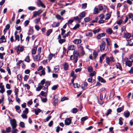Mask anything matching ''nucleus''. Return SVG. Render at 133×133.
<instances>
[{"label":"nucleus","mask_w":133,"mask_h":133,"mask_svg":"<svg viewBox=\"0 0 133 133\" xmlns=\"http://www.w3.org/2000/svg\"><path fill=\"white\" fill-rule=\"evenodd\" d=\"M45 79H43L41 81V83H39V85H41L42 89L44 90H46V93L47 94L48 86L50 85L51 82L49 81H47L45 82Z\"/></svg>","instance_id":"f257e3e1"},{"label":"nucleus","mask_w":133,"mask_h":133,"mask_svg":"<svg viewBox=\"0 0 133 133\" xmlns=\"http://www.w3.org/2000/svg\"><path fill=\"white\" fill-rule=\"evenodd\" d=\"M24 46L19 45L15 46V49L16 50L18 54H19L21 52H23L24 50Z\"/></svg>","instance_id":"f03ea898"},{"label":"nucleus","mask_w":133,"mask_h":133,"mask_svg":"<svg viewBox=\"0 0 133 133\" xmlns=\"http://www.w3.org/2000/svg\"><path fill=\"white\" fill-rule=\"evenodd\" d=\"M105 60L106 63L109 65H110V62H114L115 61V60L112 56H111L110 57H107L106 58Z\"/></svg>","instance_id":"7ed1b4c3"},{"label":"nucleus","mask_w":133,"mask_h":133,"mask_svg":"<svg viewBox=\"0 0 133 133\" xmlns=\"http://www.w3.org/2000/svg\"><path fill=\"white\" fill-rule=\"evenodd\" d=\"M10 123L12 129L16 128L17 125L16 121L15 119H13L10 121Z\"/></svg>","instance_id":"20e7f679"},{"label":"nucleus","mask_w":133,"mask_h":133,"mask_svg":"<svg viewBox=\"0 0 133 133\" xmlns=\"http://www.w3.org/2000/svg\"><path fill=\"white\" fill-rule=\"evenodd\" d=\"M124 61L125 63V65H126L128 66L129 67H130L131 66L132 63L133 62L129 60L127 58H125L124 59Z\"/></svg>","instance_id":"39448f33"},{"label":"nucleus","mask_w":133,"mask_h":133,"mask_svg":"<svg viewBox=\"0 0 133 133\" xmlns=\"http://www.w3.org/2000/svg\"><path fill=\"white\" fill-rule=\"evenodd\" d=\"M78 47L79 50L80 51V52L82 55V56L84 55L85 54V52L84 50L83 46H81L80 45H78Z\"/></svg>","instance_id":"423d86ee"},{"label":"nucleus","mask_w":133,"mask_h":133,"mask_svg":"<svg viewBox=\"0 0 133 133\" xmlns=\"http://www.w3.org/2000/svg\"><path fill=\"white\" fill-rule=\"evenodd\" d=\"M85 15V13L84 12H82L80 13L79 15V22H81L82 18L84 17Z\"/></svg>","instance_id":"0eeeda50"},{"label":"nucleus","mask_w":133,"mask_h":133,"mask_svg":"<svg viewBox=\"0 0 133 133\" xmlns=\"http://www.w3.org/2000/svg\"><path fill=\"white\" fill-rule=\"evenodd\" d=\"M71 120L69 118H66L65 120V123L66 125H69L70 124Z\"/></svg>","instance_id":"6e6552de"},{"label":"nucleus","mask_w":133,"mask_h":133,"mask_svg":"<svg viewBox=\"0 0 133 133\" xmlns=\"http://www.w3.org/2000/svg\"><path fill=\"white\" fill-rule=\"evenodd\" d=\"M37 3L39 6H41L43 8H45V6L40 0H38L37 1Z\"/></svg>","instance_id":"1a4fd4ad"},{"label":"nucleus","mask_w":133,"mask_h":133,"mask_svg":"<svg viewBox=\"0 0 133 133\" xmlns=\"http://www.w3.org/2000/svg\"><path fill=\"white\" fill-rule=\"evenodd\" d=\"M82 41L80 39H76L74 40L73 42L75 44H78L81 43Z\"/></svg>","instance_id":"9d476101"},{"label":"nucleus","mask_w":133,"mask_h":133,"mask_svg":"<svg viewBox=\"0 0 133 133\" xmlns=\"http://www.w3.org/2000/svg\"><path fill=\"white\" fill-rule=\"evenodd\" d=\"M0 88L1 89L0 90V93H3L5 91L4 86L3 85H0Z\"/></svg>","instance_id":"9b49d317"},{"label":"nucleus","mask_w":133,"mask_h":133,"mask_svg":"<svg viewBox=\"0 0 133 133\" xmlns=\"http://www.w3.org/2000/svg\"><path fill=\"white\" fill-rule=\"evenodd\" d=\"M133 40V39H131L129 40H127V44H126L127 46H132L133 45V42L132 43V40Z\"/></svg>","instance_id":"f8f14e48"},{"label":"nucleus","mask_w":133,"mask_h":133,"mask_svg":"<svg viewBox=\"0 0 133 133\" xmlns=\"http://www.w3.org/2000/svg\"><path fill=\"white\" fill-rule=\"evenodd\" d=\"M105 35V34L103 33L99 34L97 36V38L98 39H100L101 37L104 36Z\"/></svg>","instance_id":"ddd939ff"},{"label":"nucleus","mask_w":133,"mask_h":133,"mask_svg":"<svg viewBox=\"0 0 133 133\" xmlns=\"http://www.w3.org/2000/svg\"><path fill=\"white\" fill-rule=\"evenodd\" d=\"M124 37L126 38H129L131 37V35L129 33L124 32Z\"/></svg>","instance_id":"4468645a"},{"label":"nucleus","mask_w":133,"mask_h":133,"mask_svg":"<svg viewBox=\"0 0 133 133\" xmlns=\"http://www.w3.org/2000/svg\"><path fill=\"white\" fill-rule=\"evenodd\" d=\"M63 66H64V69L65 70H67L68 69L69 65L67 63H65L63 64Z\"/></svg>","instance_id":"2eb2a0df"},{"label":"nucleus","mask_w":133,"mask_h":133,"mask_svg":"<svg viewBox=\"0 0 133 133\" xmlns=\"http://www.w3.org/2000/svg\"><path fill=\"white\" fill-rule=\"evenodd\" d=\"M20 107L18 105H16L15 107V108L16 109V111L19 113L21 112V110L20 109Z\"/></svg>","instance_id":"dca6fc26"},{"label":"nucleus","mask_w":133,"mask_h":133,"mask_svg":"<svg viewBox=\"0 0 133 133\" xmlns=\"http://www.w3.org/2000/svg\"><path fill=\"white\" fill-rule=\"evenodd\" d=\"M39 10H38L37 11H35L34 12V17H36L37 15H39L41 14L42 12V11H41L40 12H39Z\"/></svg>","instance_id":"f3484780"},{"label":"nucleus","mask_w":133,"mask_h":133,"mask_svg":"<svg viewBox=\"0 0 133 133\" xmlns=\"http://www.w3.org/2000/svg\"><path fill=\"white\" fill-rule=\"evenodd\" d=\"M37 49V46H35L32 50L31 53L32 55H35L36 54Z\"/></svg>","instance_id":"a211bd4d"},{"label":"nucleus","mask_w":133,"mask_h":133,"mask_svg":"<svg viewBox=\"0 0 133 133\" xmlns=\"http://www.w3.org/2000/svg\"><path fill=\"white\" fill-rule=\"evenodd\" d=\"M124 108V106H122V107L118 108L117 109V111L118 113H120L122 111Z\"/></svg>","instance_id":"6ab92c4d"},{"label":"nucleus","mask_w":133,"mask_h":133,"mask_svg":"<svg viewBox=\"0 0 133 133\" xmlns=\"http://www.w3.org/2000/svg\"><path fill=\"white\" fill-rule=\"evenodd\" d=\"M98 52L96 51H94L93 53V55L94 58L96 59L98 56Z\"/></svg>","instance_id":"aec40b11"},{"label":"nucleus","mask_w":133,"mask_h":133,"mask_svg":"<svg viewBox=\"0 0 133 133\" xmlns=\"http://www.w3.org/2000/svg\"><path fill=\"white\" fill-rule=\"evenodd\" d=\"M99 10L97 8L95 7L94 9V11L93 14H96L99 13Z\"/></svg>","instance_id":"412c9836"},{"label":"nucleus","mask_w":133,"mask_h":133,"mask_svg":"<svg viewBox=\"0 0 133 133\" xmlns=\"http://www.w3.org/2000/svg\"><path fill=\"white\" fill-rule=\"evenodd\" d=\"M34 111L35 114L36 115H37L38 113L41 111V110L39 108L36 109L34 110Z\"/></svg>","instance_id":"4be33fe9"},{"label":"nucleus","mask_w":133,"mask_h":133,"mask_svg":"<svg viewBox=\"0 0 133 133\" xmlns=\"http://www.w3.org/2000/svg\"><path fill=\"white\" fill-rule=\"evenodd\" d=\"M59 22L57 23L54 22L52 25V26L53 27L55 28L59 26Z\"/></svg>","instance_id":"5701e85b"},{"label":"nucleus","mask_w":133,"mask_h":133,"mask_svg":"<svg viewBox=\"0 0 133 133\" xmlns=\"http://www.w3.org/2000/svg\"><path fill=\"white\" fill-rule=\"evenodd\" d=\"M75 57H78L79 56V54L76 51L74 50L73 52V55Z\"/></svg>","instance_id":"b1692460"},{"label":"nucleus","mask_w":133,"mask_h":133,"mask_svg":"<svg viewBox=\"0 0 133 133\" xmlns=\"http://www.w3.org/2000/svg\"><path fill=\"white\" fill-rule=\"evenodd\" d=\"M106 32L109 34H111L112 33L113 31L112 29L109 28L106 30Z\"/></svg>","instance_id":"393cba45"},{"label":"nucleus","mask_w":133,"mask_h":133,"mask_svg":"<svg viewBox=\"0 0 133 133\" xmlns=\"http://www.w3.org/2000/svg\"><path fill=\"white\" fill-rule=\"evenodd\" d=\"M52 29H50L48 30L46 32V35L47 36H49L50 34L52 32Z\"/></svg>","instance_id":"a878e982"},{"label":"nucleus","mask_w":133,"mask_h":133,"mask_svg":"<svg viewBox=\"0 0 133 133\" xmlns=\"http://www.w3.org/2000/svg\"><path fill=\"white\" fill-rule=\"evenodd\" d=\"M116 67L117 69H119L121 71L122 70V68L119 63H117L116 65Z\"/></svg>","instance_id":"bb28decb"},{"label":"nucleus","mask_w":133,"mask_h":133,"mask_svg":"<svg viewBox=\"0 0 133 133\" xmlns=\"http://www.w3.org/2000/svg\"><path fill=\"white\" fill-rule=\"evenodd\" d=\"M75 46L74 45H71L69 46L68 47L69 50H74V49Z\"/></svg>","instance_id":"cd10ccee"},{"label":"nucleus","mask_w":133,"mask_h":133,"mask_svg":"<svg viewBox=\"0 0 133 133\" xmlns=\"http://www.w3.org/2000/svg\"><path fill=\"white\" fill-rule=\"evenodd\" d=\"M41 56L40 54H38L35 56L34 58L37 61L39 60L41 58Z\"/></svg>","instance_id":"c85d7f7f"},{"label":"nucleus","mask_w":133,"mask_h":133,"mask_svg":"<svg viewBox=\"0 0 133 133\" xmlns=\"http://www.w3.org/2000/svg\"><path fill=\"white\" fill-rule=\"evenodd\" d=\"M57 96L56 95H55V96L54 97V105H56L57 104L58 101V100L57 99V98L55 99V97H57Z\"/></svg>","instance_id":"c756f323"},{"label":"nucleus","mask_w":133,"mask_h":133,"mask_svg":"<svg viewBox=\"0 0 133 133\" xmlns=\"http://www.w3.org/2000/svg\"><path fill=\"white\" fill-rule=\"evenodd\" d=\"M56 17L57 19L61 20L62 21L63 20V18L59 15H57L56 16Z\"/></svg>","instance_id":"7c9ffc66"},{"label":"nucleus","mask_w":133,"mask_h":133,"mask_svg":"<svg viewBox=\"0 0 133 133\" xmlns=\"http://www.w3.org/2000/svg\"><path fill=\"white\" fill-rule=\"evenodd\" d=\"M19 126L22 128H24L25 127V123L22 122H21L19 123Z\"/></svg>","instance_id":"2f4dec72"},{"label":"nucleus","mask_w":133,"mask_h":133,"mask_svg":"<svg viewBox=\"0 0 133 133\" xmlns=\"http://www.w3.org/2000/svg\"><path fill=\"white\" fill-rule=\"evenodd\" d=\"M34 32V30L33 29H31V28H30L29 30V33H28V35H31L33 34Z\"/></svg>","instance_id":"473e14b6"},{"label":"nucleus","mask_w":133,"mask_h":133,"mask_svg":"<svg viewBox=\"0 0 133 133\" xmlns=\"http://www.w3.org/2000/svg\"><path fill=\"white\" fill-rule=\"evenodd\" d=\"M98 81H100L101 82H104L105 81L103 79L102 77L100 76H98Z\"/></svg>","instance_id":"72a5a7b5"},{"label":"nucleus","mask_w":133,"mask_h":133,"mask_svg":"<svg viewBox=\"0 0 133 133\" xmlns=\"http://www.w3.org/2000/svg\"><path fill=\"white\" fill-rule=\"evenodd\" d=\"M105 46L102 45H100V49L101 51H103L105 49Z\"/></svg>","instance_id":"f704fd0d"},{"label":"nucleus","mask_w":133,"mask_h":133,"mask_svg":"<svg viewBox=\"0 0 133 133\" xmlns=\"http://www.w3.org/2000/svg\"><path fill=\"white\" fill-rule=\"evenodd\" d=\"M92 33L91 32H88L86 33V36L89 37H91L92 35Z\"/></svg>","instance_id":"c9c22d12"},{"label":"nucleus","mask_w":133,"mask_h":133,"mask_svg":"<svg viewBox=\"0 0 133 133\" xmlns=\"http://www.w3.org/2000/svg\"><path fill=\"white\" fill-rule=\"evenodd\" d=\"M91 20V19L88 17H86L84 18V20L85 22H87Z\"/></svg>","instance_id":"e433bc0d"},{"label":"nucleus","mask_w":133,"mask_h":133,"mask_svg":"<svg viewBox=\"0 0 133 133\" xmlns=\"http://www.w3.org/2000/svg\"><path fill=\"white\" fill-rule=\"evenodd\" d=\"M25 61L27 62H29L30 61V59L29 56H27L24 60Z\"/></svg>","instance_id":"4c0bfd02"},{"label":"nucleus","mask_w":133,"mask_h":133,"mask_svg":"<svg viewBox=\"0 0 133 133\" xmlns=\"http://www.w3.org/2000/svg\"><path fill=\"white\" fill-rule=\"evenodd\" d=\"M66 40L65 39H61L59 40L58 42L59 43L62 44L64 42H65Z\"/></svg>","instance_id":"58836bf2"},{"label":"nucleus","mask_w":133,"mask_h":133,"mask_svg":"<svg viewBox=\"0 0 133 133\" xmlns=\"http://www.w3.org/2000/svg\"><path fill=\"white\" fill-rule=\"evenodd\" d=\"M58 85H54L52 87L51 89L53 90H55L58 88Z\"/></svg>","instance_id":"ea45409f"},{"label":"nucleus","mask_w":133,"mask_h":133,"mask_svg":"<svg viewBox=\"0 0 133 133\" xmlns=\"http://www.w3.org/2000/svg\"><path fill=\"white\" fill-rule=\"evenodd\" d=\"M130 115V113L129 112L124 113V115L126 118H128L129 116Z\"/></svg>","instance_id":"a19ab883"},{"label":"nucleus","mask_w":133,"mask_h":133,"mask_svg":"<svg viewBox=\"0 0 133 133\" xmlns=\"http://www.w3.org/2000/svg\"><path fill=\"white\" fill-rule=\"evenodd\" d=\"M29 112L28 109L27 108H25L24 110L23 111V113L27 114Z\"/></svg>","instance_id":"79ce46f5"},{"label":"nucleus","mask_w":133,"mask_h":133,"mask_svg":"<svg viewBox=\"0 0 133 133\" xmlns=\"http://www.w3.org/2000/svg\"><path fill=\"white\" fill-rule=\"evenodd\" d=\"M19 131L18 130L15 128L12 129V130L11 131L12 133H17Z\"/></svg>","instance_id":"37998d69"},{"label":"nucleus","mask_w":133,"mask_h":133,"mask_svg":"<svg viewBox=\"0 0 133 133\" xmlns=\"http://www.w3.org/2000/svg\"><path fill=\"white\" fill-rule=\"evenodd\" d=\"M73 86L74 88H78L80 86V85L77 83H74Z\"/></svg>","instance_id":"c03bdc74"},{"label":"nucleus","mask_w":133,"mask_h":133,"mask_svg":"<svg viewBox=\"0 0 133 133\" xmlns=\"http://www.w3.org/2000/svg\"><path fill=\"white\" fill-rule=\"evenodd\" d=\"M88 119V117L87 116H85L82 118L81 119V121H84Z\"/></svg>","instance_id":"a18cd8bd"},{"label":"nucleus","mask_w":133,"mask_h":133,"mask_svg":"<svg viewBox=\"0 0 133 133\" xmlns=\"http://www.w3.org/2000/svg\"><path fill=\"white\" fill-rule=\"evenodd\" d=\"M80 25L79 24H76L73 28V29L76 30L77 28H78L80 26Z\"/></svg>","instance_id":"49530a36"},{"label":"nucleus","mask_w":133,"mask_h":133,"mask_svg":"<svg viewBox=\"0 0 133 133\" xmlns=\"http://www.w3.org/2000/svg\"><path fill=\"white\" fill-rule=\"evenodd\" d=\"M39 86H38L36 89V90L37 91H39L42 89V88L41 84L39 85Z\"/></svg>","instance_id":"de8ad7c7"},{"label":"nucleus","mask_w":133,"mask_h":133,"mask_svg":"<svg viewBox=\"0 0 133 133\" xmlns=\"http://www.w3.org/2000/svg\"><path fill=\"white\" fill-rule=\"evenodd\" d=\"M30 21L28 20H26L24 22V25L25 27H26L29 24Z\"/></svg>","instance_id":"09e8293b"},{"label":"nucleus","mask_w":133,"mask_h":133,"mask_svg":"<svg viewBox=\"0 0 133 133\" xmlns=\"http://www.w3.org/2000/svg\"><path fill=\"white\" fill-rule=\"evenodd\" d=\"M122 118L121 117L119 118V123L121 125H122L123 124V122L122 121Z\"/></svg>","instance_id":"8fccbe9b"},{"label":"nucleus","mask_w":133,"mask_h":133,"mask_svg":"<svg viewBox=\"0 0 133 133\" xmlns=\"http://www.w3.org/2000/svg\"><path fill=\"white\" fill-rule=\"evenodd\" d=\"M70 31H69L67 34H66L64 35H63V37L64 38H65L66 37L70 35Z\"/></svg>","instance_id":"3c124183"},{"label":"nucleus","mask_w":133,"mask_h":133,"mask_svg":"<svg viewBox=\"0 0 133 133\" xmlns=\"http://www.w3.org/2000/svg\"><path fill=\"white\" fill-rule=\"evenodd\" d=\"M88 69L89 72H91L92 71L93 69L91 66H90L88 67Z\"/></svg>","instance_id":"603ef678"},{"label":"nucleus","mask_w":133,"mask_h":133,"mask_svg":"<svg viewBox=\"0 0 133 133\" xmlns=\"http://www.w3.org/2000/svg\"><path fill=\"white\" fill-rule=\"evenodd\" d=\"M54 56L53 54H49L48 56V58L49 60L50 61L51 60L52 58V57Z\"/></svg>","instance_id":"864d4df0"},{"label":"nucleus","mask_w":133,"mask_h":133,"mask_svg":"<svg viewBox=\"0 0 133 133\" xmlns=\"http://www.w3.org/2000/svg\"><path fill=\"white\" fill-rule=\"evenodd\" d=\"M87 4L86 3L83 4H82V8L83 9H85L87 8Z\"/></svg>","instance_id":"5fc2aeb1"},{"label":"nucleus","mask_w":133,"mask_h":133,"mask_svg":"<svg viewBox=\"0 0 133 133\" xmlns=\"http://www.w3.org/2000/svg\"><path fill=\"white\" fill-rule=\"evenodd\" d=\"M17 78L18 79L19 81H21L22 79V76L20 74L18 75L17 76Z\"/></svg>","instance_id":"6e6d98bb"},{"label":"nucleus","mask_w":133,"mask_h":133,"mask_svg":"<svg viewBox=\"0 0 133 133\" xmlns=\"http://www.w3.org/2000/svg\"><path fill=\"white\" fill-rule=\"evenodd\" d=\"M106 40L107 41V44L108 45H109L110 44V42H111L110 39L109 38H106Z\"/></svg>","instance_id":"4d7b16f0"},{"label":"nucleus","mask_w":133,"mask_h":133,"mask_svg":"<svg viewBox=\"0 0 133 133\" xmlns=\"http://www.w3.org/2000/svg\"><path fill=\"white\" fill-rule=\"evenodd\" d=\"M5 55V53L4 52L3 53H0V57L1 59H3V56Z\"/></svg>","instance_id":"13d9d810"},{"label":"nucleus","mask_w":133,"mask_h":133,"mask_svg":"<svg viewBox=\"0 0 133 133\" xmlns=\"http://www.w3.org/2000/svg\"><path fill=\"white\" fill-rule=\"evenodd\" d=\"M77 111V109L76 108H74L72 109V112L74 114H76Z\"/></svg>","instance_id":"bf43d9fd"},{"label":"nucleus","mask_w":133,"mask_h":133,"mask_svg":"<svg viewBox=\"0 0 133 133\" xmlns=\"http://www.w3.org/2000/svg\"><path fill=\"white\" fill-rule=\"evenodd\" d=\"M23 63V61L22 60L19 61V62L17 63V65L18 67H19L20 66V64H21Z\"/></svg>","instance_id":"052dcab7"},{"label":"nucleus","mask_w":133,"mask_h":133,"mask_svg":"<svg viewBox=\"0 0 133 133\" xmlns=\"http://www.w3.org/2000/svg\"><path fill=\"white\" fill-rule=\"evenodd\" d=\"M11 128L10 127H9L6 129V131L7 133L10 132Z\"/></svg>","instance_id":"680f3d73"},{"label":"nucleus","mask_w":133,"mask_h":133,"mask_svg":"<svg viewBox=\"0 0 133 133\" xmlns=\"http://www.w3.org/2000/svg\"><path fill=\"white\" fill-rule=\"evenodd\" d=\"M100 30H101L100 29H98L94 30V31H93V32L94 33V34H96V33H98V32H99L100 31Z\"/></svg>","instance_id":"e2e57ef3"},{"label":"nucleus","mask_w":133,"mask_h":133,"mask_svg":"<svg viewBox=\"0 0 133 133\" xmlns=\"http://www.w3.org/2000/svg\"><path fill=\"white\" fill-rule=\"evenodd\" d=\"M15 41H16L17 40L18 41L19 40V37L18 35H16L15 36Z\"/></svg>","instance_id":"0e129e2a"},{"label":"nucleus","mask_w":133,"mask_h":133,"mask_svg":"<svg viewBox=\"0 0 133 133\" xmlns=\"http://www.w3.org/2000/svg\"><path fill=\"white\" fill-rule=\"evenodd\" d=\"M26 114L23 113L21 115V116L23 118H27V116Z\"/></svg>","instance_id":"69168bd1"},{"label":"nucleus","mask_w":133,"mask_h":133,"mask_svg":"<svg viewBox=\"0 0 133 133\" xmlns=\"http://www.w3.org/2000/svg\"><path fill=\"white\" fill-rule=\"evenodd\" d=\"M28 9L30 10H33L35 9V8L34 6H29L28 7Z\"/></svg>","instance_id":"338daca9"},{"label":"nucleus","mask_w":133,"mask_h":133,"mask_svg":"<svg viewBox=\"0 0 133 133\" xmlns=\"http://www.w3.org/2000/svg\"><path fill=\"white\" fill-rule=\"evenodd\" d=\"M107 16L105 18V19L106 20H108L111 17V15L109 14H107Z\"/></svg>","instance_id":"774afa93"}]
</instances>
